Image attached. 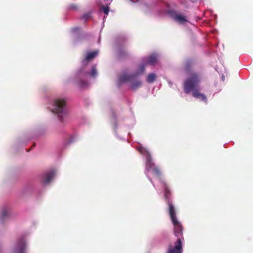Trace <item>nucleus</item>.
Segmentation results:
<instances>
[{"label": "nucleus", "instance_id": "21", "mask_svg": "<svg viewBox=\"0 0 253 253\" xmlns=\"http://www.w3.org/2000/svg\"><path fill=\"white\" fill-rule=\"evenodd\" d=\"M90 75L92 77H95L97 75V70L95 67H93L90 73Z\"/></svg>", "mask_w": 253, "mask_h": 253}, {"label": "nucleus", "instance_id": "4", "mask_svg": "<svg viewBox=\"0 0 253 253\" xmlns=\"http://www.w3.org/2000/svg\"><path fill=\"white\" fill-rule=\"evenodd\" d=\"M147 64L142 63L139 66L138 72L135 74H124L120 77L121 82H126L127 81H131L134 78H136L139 74L142 73L145 70V67Z\"/></svg>", "mask_w": 253, "mask_h": 253}, {"label": "nucleus", "instance_id": "17", "mask_svg": "<svg viewBox=\"0 0 253 253\" xmlns=\"http://www.w3.org/2000/svg\"><path fill=\"white\" fill-rule=\"evenodd\" d=\"M88 85V82L84 80H80L78 83V85L81 88H84L86 87Z\"/></svg>", "mask_w": 253, "mask_h": 253}, {"label": "nucleus", "instance_id": "6", "mask_svg": "<svg viewBox=\"0 0 253 253\" xmlns=\"http://www.w3.org/2000/svg\"><path fill=\"white\" fill-rule=\"evenodd\" d=\"M164 189H165V197L167 201V204L169 206V212H170V207H172L173 211H175V208L172 205V201L170 198L171 193L170 190L166 183H164Z\"/></svg>", "mask_w": 253, "mask_h": 253}, {"label": "nucleus", "instance_id": "15", "mask_svg": "<svg viewBox=\"0 0 253 253\" xmlns=\"http://www.w3.org/2000/svg\"><path fill=\"white\" fill-rule=\"evenodd\" d=\"M129 56L128 52L125 49H119L118 53V56L119 59L126 58Z\"/></svg>", "mask_w": 253, "mask_h": 253}, {"label": "nucleus", "instance_id": "2", "mask_svg": "<svg viewBox=\"0 0 253 253\" xmlns=\"http://www.w3.org/2000/svg\"><path fill=\"white\" fill-rule=\"evenodd\" d=\"M66 102L63 99H55L53 102L52 111L57 115L59 120L64 123V119L68 116V113L65 109Z\"/></svg>", "mask_w": 253, "mask_h": 253}, {"label": "nucleus", "instance_id": "3", "mask_svg": "<svg viewBox=\"0 0 253 253\" xmlns=\"http://www.w3.org/2000/svg\"><path fill=\"white\" fill-rule=\"evenodd\" d=\"M170 219L174 225V234L178 238H180L181 240H183V228L181 223L177 220L175 211H173L172 207H170V212H169Z\"/></svg>", "mask_w": 253, "mask_h": 253}, {"label": "nucleus", "instance_id": "11", "mask_svg": "<svg viewBox=\"0 0 253 253\" xmlns=\"http://www.w3.org/2000/svg\"><path fill=\"white\" fill-rule=\"evenodd\" d=\"M55 175V172L53 170H51L44 174L45 179L43 180V183H48L53 178Z\"/></svg>", "mask_w": 253, "mask_h": 253}, {"label": "nucleus", "instance_id": "9", "mask_svg": "<svg viewBox=\"0 0 253 253\" xmlns=\"http://www.w3.org/2000/svg\"><path fill=\"white\" fill-rule=\"evenodd\" d=\"M98 54V51H95L93 52H89L86 53L85 58L83 60V64H87L89 61L92 60Z\"/></svg>", "mask_w": 253, "mask_h": 253}, {"label": "nucleus", "instance_id": "10", "mask_svg": "<svg viewBox=\"0 0 253 253\" xmlns=\"http://www.w3.org/2000/svg\"><path fill=\"white\" fill-rule=\"evenodd\" d=\"M146 64H149L151 65H154L157 62V56L155 54H153L150 55L145 60Z\"/></svg>", "mask_w": 253, "mask_h": 253}, {"label": "nucleus", "instance_id": "14", "mask_svg": "<svg viewBox=\"0 0 253 253\" xmlns=\"http://www.w3.org/2000/svg\"><path fill=\"white\" fill-rule=\"evenodd\" d=\"M193 63L191 60L186 61L184 64V70L187 73H189L192 70Z\"/></svg>", "mask_w": 253, "mask_h": 253}, {"label": "nucleus", "instance_id": "25", "mask_svg": "<svg viewBox=\"0 0 253 253\" xmlns=\"http://www.w3.org/2000/svg\"><path fill=\"white\" fill-rule=\"evenodd\" d=\"M130 1H132V0H130Z\"/></svg>", "mask_w": 253, "mask_h": 253}, {"label": "nucleus", "instance_id": "24", "mask_svg": "<svg viewBox=\"0 0 253 253\" xmlns=\"http://www.w3.org/2000/svg\"><path fill=\"white\" fill-rule=\"evenodd\" d=\"M35 145H36V144H35V143L34 145H33L32 146L31 148H33V147H34V146H35Z\"/></svg>", "mask_w": 253, "mask_h": 253}, {"label": "nucleus", "instance_id": "12", "mask_svg": "<svg viewBox=\"0 0 253 253\" xmlns=\"http://www.w3.org/2000/svg\"><path fill=\"white\" fill-rule=\"evenodd\" d=\"M135 78H134L131 81H127V82H131V87L134 90H136L138 88L140 87L142 85V83L140 81H138V80L134 81Z\"/></svg>", "mask_w": 253, "mask_h": 253}, {"label": "nucleus", "instance_id": "16", "mask_svg": "<svg viewBox=\"0 0 253 253\" xmlns=\"http://www.w3.org/2000/svg\"><path fill=\"white\" fill-rule=\"evenodd\" d=\"M156 75L154 73H151L148 75L147 78V82L149 83H153L156 81Z\"/></svg>", "mask_w": 253, "mask_h": 253}, {"label": "nucleus", "instance_id": "18", "mask_svg": "<svg viewBox=\"0 0 253 253\" xmlns=\"http://www.w3.org/2000/svg\"><path fill=\"white\" fill-rule=\"evenodd\" d=\"M8 215V211L6 209L2 210L0 214L1 220H3Z\"/></svg>", "mask_w": 253, "mask_h": 253}, {"label": "nucleus", "instance_id": "5", "mask_svg": "<svg viewBox=\"0 0 253 253\" xmlns=\"http://www.w3.org/2000/svg\"><path fill=\"white\" fill-rule=\"evenodd\" d=\"M182 241L179 238L174 243L173 246H169L167 253H182Z\"/></svg>", "mask_w": 253, "mask_h": 253}, {"label": "nucleus", "instance_id": "13", "mask_svg": "<svg viewBox=\"0 0 253 253\" xmlns=\"http://www.w3.org/2000/svg\"><path fill=\"white\" fill-rule=\"evenodd\" d=\"M26 248L25 242L23 239H20L19 241L18 246L16 249L18 253H24Z\"/></svg>", "mask_w": 253, "mask_h": 253}, {"label": "nucleus", "instance_id": "23", "mask_svg": "<svg viewBox=\"0 0 253 253\" xmlns=\"http://www.w3.org/2000/svg\"><path fill=\"white\" fill-rule=\"evenodd\" d=\"M80 29V27L74 28H73V31L75 32L79 30Z\"/></svg>", "mask_w": 253, "mask_h": 253}, {"label": "nucleus", "instance_id": "8", "mask_svg": "<svg viewBox=\"0 0 253 253\" xmlns=\"http://www.w3.org/2000/svg\"><path fill=\"white\" fill-rule=\"evenodd\" d=\"M154 167H155L154 162L152 161L151 156L150 155H148L146 156V161L145 164V169L147 172H149L153 169Z\"/></svg>", "mask_w": 253, "mask_h": 253}, {"label": "nucleus", "instance_id": "19", "mask_svg": "<svg viewBox=\"0 0 253 253\" xmlns=\"http://www.w3.org/2000/svg\"><path fill=\"white\" fill-rule=\"evenodd\" d=\"M152 170L156 176L159 177L161 175V170L158 167H154Z\"/></svg>", "mask_w": 253, "mask_h": 253}, {"label": "nucleus", "instance_id": "20", "mask_svg": "<svg viewBox=\"0 0 253 253\" xmlns=\"http://www.w3.org/2000/svg\"><path fill=\"white\" fill-rule=\"evenodd\" d=\"M101 10L106 15H107L109 12V7L108 5H102L101 7Z\"/></svg>", "mask_w": 253, "mask_h": 253}, {"label": "nucleus", "instance_id": "22", "mask_svg": "<svg viewBox=\"0 0 253 253\" xmlns=\"http://www.w3.org/2000/svg\"><path fill=\"white\" fill-rule=\"evenodd\" d=\"M89 17L90 15L89 14H86L82 17V19L84 20L85 21H86L87 19H89Z\"/></svg>", "mask_w": 253, "mask_h": 253}, {"label": "nucleus", "instance_id": "7", "mask_svg": "<svg viewBox=\"0 0 253 253\" xmlns=\"http://www.w3.org/2000/svg\"><path fill=\"white\" fill-rule=\"evenodd\" d=\"M169 13L175 21L180 23L182 24L187 21L184 16L177 14L176 12L173 10H169Z\"/></svg>", "mask_w": 253, "mask_h": 253}, {"label": "nucleus", "instance_id": "1", "mask_svg": "<svg viewBox=\"0 0 253 253\" xmlns=\"http://www.w3.org/2000/svg\"><path fill=\"white\" fill-rule=\"evenodd\" d=\"M201 80V75L196 72H192L189 74L188 79L184 83V90L185 93L188 94L193 91L192 96L196 98H200L205 102L207 101L206 96L199 91V84Z\"/></svg>", "mask_w": 253, "mask_h": 253}]
</instances>
